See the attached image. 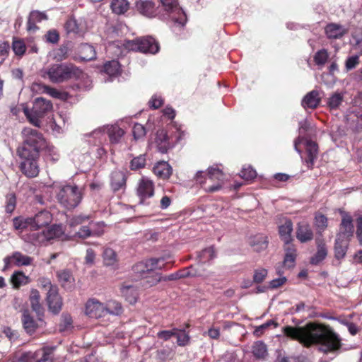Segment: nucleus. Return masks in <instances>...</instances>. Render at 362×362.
Listing matches in <instances>:
<instances>
[{"label": "nucleus", "mask_w": 362, "mask_h": 362, "mask_svg": "<svg viewBox=\"0 0 362 362\" xmlns=\"http://www.w3.org/2000/svg\"><path fill=\"white\" fill-rule=\"evenodd\" d=\"M283 332L305 346L318 344L320 351L325 354L334 353L341 346L339 336L328 325L310 322L303 327L286 326Z\"/></svg>", "instance_id": "f257e3e1"}, {"label": "nucleus", "mask_w": 362, "mask_h": 362, "mask_svg": "<svg viewBox=\"0 0 362 362\" xmlns=\"http://www.w3.org/2000/svg\"><path fill=\"white\" fill-rule=\"evenodd\" d=\"M81 71L72 64H53L41 71V76L52 83H61L72 78H77Z\"/></svg>", "instance_id": "f03ea898"}, {"label": "nucleus", "mask_w": 362, "mask_h": 362, "mask_svg": "<svg viewBox=\"0 0 362 362\" xmlns=\"http://www.w3.org/2000/svg\"><path fill=\"white\" fill-rule=\"evenodd\" d=\"M82 197V189L76 185H60L57 192L58 202L67 209L76 207L81 202Z\"/></svg>", "instance_id": "7ed1b4c3"}, {"label": "nucleus", "mask_w": 362, "mask_h": 362, "mask_svg": "<svg viewBox=\"0 0 362 362\" xmlns=\"http://www.w3.org/2000/svg\"><path fill=\"white\" fill-rule=\"evenodd\" d=\"M52 107L51 101L40 97L34 100L31 110L27 107H23V112L30 124L40 127L41 119L52 110Z\"/></svg>", "instance_id": "20e7f679"}, {"label": "nucleus", "mask_w": 362, "mask_h": 362, "mask_svg": "<svg viewBox=\"0 0 362 362\" xmlns=\"http://www.w3.org/2000/svg\"><path fill=\"white\" fill-rule=\"evenodd\" d=\"M203 173L202 171L198 172L196 175V179L200 182L206 192H214L222 188L225 183L226 177L221 170L215 167L209 168L204 181L201 180Z\"/></svg>", "instance_id": "39448f33"}, {"label": "nucleus", "mask_w": 362, "mask_h": 362, "mask_svg": "<svg viewBox=\"0 0 362 362\" xmlns=\"http://www.w3.org/2000/svg\"><path fill=\"white\" fill-rule=\"evenodd\" d=\"M18 153L21 159V170L28 177H36L39 172L37 158L39 153L37 151H28L25 148H18Z\"/></svg>", "instance_id": "423d86ee"}, {"label": "nucleus", "mask_w": 362, "mask_h": 362, "mask_svg": "<svg viewBox=\"0 0 362 362\" xmlns=\"http://www.w3.org/2000/svg\"><path fill=\"white\" fill-rule=\"evenodd\" d=\"M23 143L19 148H25L28 151H37L45 148L46 142L41 133L30 127H25L22 131Z\"/></svg>", "instance_id": "0eeeda50"}, {"label": "nucleus", "mask_w": 362, "mask_h": 362, "mask_svg": "<svg viewBox=\"0 0 362 362\" xmlns=\"http://www.w3.org/2000/svg\"><path fill=\"white\" fill-rule=\"evenodd\" d=\"M159 1L175 25L182 27L185 25L186 14L180 7L177 0H159Z\"/></svg>", "instance_id": "6e6552de"}, {"label": "nucleus", "mask_w": 362, "mask_h": 362, "mask_svg": "<svg viewBox=\"0 0 362 362\" xmlns=\"http://www.w3.org/2000/svg\"><path fill=\"white\" fill-rule=\"evenodd\" d=\"M64 234V230L60 225H53L41 232H33L29 236V240L33 245L44 244L47 241L59 238Z\"/></svg>", "instance_id": "1a4fd4ad"}, {"label": "nucleus", "mask_w": 362, "mask_h": 362, "mask_svg": "<svg viewBox=\"0 0 362 362\" xmlns=\"http://www.w3.org/2000/svg\"><path fill=\"white\" fill-rule=\"evenodd\" d=\"M127 49L141 52L155 54L158 52L159 47L156 41L151 37L138 38L134 40H128L124 44Z\"/></svg>", "instance_id": "9d476101"}, {"label": "nucleus", "mask_w": 362, "mask_h": 362, "mask_svg": "<svg viewBox=\"0 0 362 362\" xmlns=\"http://www.w3.org/2000/svg\"><path fill=\"white\" fill-rule=\"evenodd\" d=\"M13 362H53L52 351L42 349L23 353L17 361H13Z\"/></svg>", "instance_id": "9b49d317"}, {"label": "nucleus", "mask_w": 362, "mask_h": 362, "mask_svg": "<svg viewBox=\"0 0 362 362\" xmlns=\"http://www.w3.org/2000/svg\"><path fill=\"white\" fill-rule=\"evenodd\" d=\"M136 194L140 202L144 204L146 199L152 197L154 194V183L148 177H143L137 183Z\"/></svg>", "instance_id": "f8f14e48"}, {"label": "nucleus", "mask_w": 362, "mask_h": 362, "mask_svg": "<svg viewBox=\"0 0 362 362\" xmlns=\"http://www.w3.org/2000/svg\"><path fill=\"white\" fill-rule=\"evenodd\" d=\"M31 90L39 93H47L54 98L62 100H66L69 98L67 93L39 83H33L31 86Z\"/></svg>", "instance_id": "ddd939ff"}, {"label": "nucleus", "mask_w": 362, "mask_h": 362, "mask_svg": "<svg viewBox=\"0 0 362 362\" xmlns=\"http://www.w3.org/2000/svg\"><path fill=\"white\" fill-rule=\"evenodd\" d=\"M86 315L91 318H100L105 317V304L99 300L92 298L86 304Z\"/></svg>", "instance_id": "4468645a"}, {"label": "nucleus", "mask_w": 362, "mask_h": 362, "mask_svg": "<svg viewBox=\"0 0 362 362\" xmlns=\"http://www.w3.org/2000/svg\"><path fill=\"white\" fill-rule=\"evenodd\" d=\"M4 261L6 267H10L12 263L16 266L21 267L32 264L33 258L20 252H15L11 256L5 257Z\"/></svg>", "instance_id": "2eb2a0df"}, {"label": "nucleus", "mask_w": 362, "mask_h": 362, "mask_svg": "<svg viewBox=\"0 0 362 362\" xmlns=\"http://www.w3.org/2000/svg\"><path fill=\"white\" fill-rule=\"evenodd\" d=\"M64 28L68 33L83 35L87 31L88 27L84 20L71 18L65 23Z\"/></svg>", "instance_id": "dca6fc26"}, {"label": "nucleus", "mask_w": 362, "mask_h": 362, "mask_svg": "<svg viewBox=\"0 0 362 362\" xmlns=\"http://www.w3.org/2000/svg\"><path fill=\"white\" fill-rule=\"evenodd\" d=\"M164 266L163 259L152 258L146 260L145 262H140L134 267V271L144 274L145 272H151L155 269H161Z\"/></svg>", "instance_id": "f3484780"}, {"label": "nucleus", "mask_w": 362, "mask_h": 362, "mask_svg": "<svg viewBox=\"0 0 362 362\" xmlns=\"http://www.w3.org/2000/svg\"><path fill=\"white\" fill-rule=\"evenodd\" d=\"M22 323L25 332L32 334L39 327L42 326L44 322L40 318L37 321L35 320L30 315V312L28 310H25L23 312Z\"/></svg>", "instance_id": "a211bd4d"}, {"label": "nucleus", "mask_w": 362, "mask_h": 362, "mask_svg": "<svg viewBox=\"0 0 362 362\" xmlns=\"http://www.w3.org/2000/svg\"><path fill=\"white\" fill-rule=\"evenodd\" d=\"M354 234V225L352 223L351 217L345 214L343 216L341 223L340 225L339 232L337 237L351 240Z\"/></svg>", "instance_id": "6ab92c4d"}, {"label": "nucleus", "mask_w": 362, "mask_h": 362, "mask_svg": "<svg viewBox=\"0 0 362 362\" xmlns=\"http://www.w3.org/2000/svg\"><path fill=\"white\" fill-rule=\"evenodd\" d=\"M47 300L49 310L54 313H59L62 308V301L57 288H52L47 291Z\"/></svg>", "instance_id": "aec40b11"}, {"label": "nucleus", "mask_w": 362, "mask_h": 362, "mask_svg": "<svg viewBox=\"0 0 362 362\" xmlns=\"http://www.w3.org/2000/svg\"><path fill=\"white\" fill-rule=\"evenodd\" d=\"M52 221V214L47 211H42L32 218L33 228L37 230L42 227L48 226Z\"/></svg>", "instance_id": "412c9836"}, {"label": "nucleus", "mask_w": 362, "mask_h": 362, "mask_svg": "<svg viewBox=\"0 0 362 362\" xmlns=\"http://www.w3.org/2000/svg\"><path fill=\"white\" fill-rule=\"evenodd\" d=\"M296 238L300 243H306L313 240V232L308 223L305 222L298 223Z\"/></svg>", "instance_id": "4be33fe9"}, {"label": "nucleus", "mask_w": 362, "mask_h": 362, "mask_svg": "<svg viewBox=\"0 0 362 362\" xmlns=\"http://www.w3.org/2000/svg\"><path fill=\"white\" fill-rule=\"evenodd\" d=\"M135 7L136 11L145 16L151 18L155 15V5L151 1L136 0L135 2Z\"/></svg>", "instance_id": "5701e85b"}, {"label": "nucleus", "mask_w": 362, "mask_h": 362, "mask_svg": "<svg viewBox=\"0 0 362 362\" xmlns=\"http://www.w3.org/2000/svg\"><path fill=\"white\" fill-rule=\"evenodd\" d=\"M321 101L320 93L317 90H313L308 93L303 98L301 105L306 108L315 109L316 108Z\"/></svg>", "instance_id": "b1692460"}, {"label": "nucleus", "mask_w": 362, "mask_h": 362, "mask_svg": "<svg viewBox=\"0 0 362 362\" xmlns=\"http://www.w3.org/2000/svg\"><path fill=\"white\" fill-rule=\"evenodd\" d=\"M316 244L317 252L310 259V263L315 265L324 260L328 252L327 247L324 240L317 239Z\"/></svg>", "instance_id": "393cba45"}, {"label": "nucleus", "mask_w": 362, "mask_h": 362, "mask_svg": "<svg viewBox=\"0 0 362 362\" xmlns=\"http://www.w3.org/2000/svg\"><path fill=\"white\" fill-rule=\"evenodd\" d=\"M284 249L285 251L284 264L288 268H291L295 264V261L297 256L296 248L294 245L290 243L285 244Z\"/></svg>", "instance_id": "a878e982"}, {"label": "nucleus", "mask_w": 362, "mask_h": 362, "mask_svg": "<svg viewBox=\"0 0 362 362\" xmlns=\"http://www.w3.org/2000/svg\"><path fill=\"white\" fill-rule=\"evenodd\" d=\"M105 129L111 144H115L119 143L121 139L124 135V131L116 124L107 125Z\"/></svg>", "instance_id": "bb28decb"}, {"label": "nucleus", "mask_w": 362, "mask_h": 362, "mask_svg": "<svg viewBox=\"0 0 362 362\" xmlns=\"http://www.w3.org/2000/svg\"><path fill=\"white\" fill-rule=\"evenodd\" d=\"M349 240L337 237L334 245V256L337 259H342L346 254Z\"/></svg>", "instance_id": "cd10ccee"}, {"label": "nucleus", "mask_w": 362, "mask_h": 362, "mask_svg": "<svg viewBox=\"0 0 362 362\" xmlns=\"http://www.w3.org/2000/svg\"><path fill=\"white\" fill-rule=\"evenodd\" d=\"M250 245L256 252H261L267 249L268 245L267 237L264 234H258L251 237Z\"/></svg>", "instance_id": "c85d7f7f"}, {"label": "nucleus", "mask_w": 362, "mask_h": 362, "mask_svg": "<svg viewBox=\"0 0 362 362\" xmlns=\"http://www.w3.org/2000/svg\"><path fill=\"white\" fill-rule=\"evenodd\" d=\"M47 19V16L45 13L40 12L38 11H33L30 12L28 21V30L35 31L37 28L35 25L37 23H40L42 21Z\"/></svg>", "instance_id": "c756f323"}, {"label": "nucleus", "mask_w": 362, "mask_h": 362, "mask_svg": "<svg viewBox=\"0 0 362 362\" xmlns=\"http://www.w3.org/2000/svg\"><path fill=\"white\" fill-rule=\"evenodd\" d=\"M156 144L158 151L162 153H166L170 147L168 142V136L164 129H160L157 132Z\"/></svg>", "instance_id": "7c9ffc66"}, {"label": "nucleus", "mask_w": 362, "mask_h": 362, "mask_svg": "<svg viewBox=\"0 0 362 362\" xmlns=\"http://www.w3.org/2000/svg\"><path fill=\"white\" fill-rule=\"evenodd\" d=\"M325 33L328 38L337 39L346 33V29L340 25L331 23L325 28Z\"/></svg>", "instance_id": "2f4dec72"}, {"label": "nucleus", "mask_w": 362, "mask_h": 362, "mask_svg": "<svg viewBox=\"0 0 362 362\" xmlns=\"http://www.w3.org/2000/svg\"><path fill=\"white\" fill-rule=\"evenodd\" d=\"M153 173L160 178L167 179L172 174V168L167 162H158L153 167Z\"/></svg>", "instance_id": "473e14b6"}, {"label": "nucleus", "mask_w": 362, "mask_h": 362, "mask_svg": "<svg viewBox=\"0 0 362 362\" xmlns=\"http://www.w3.org/2000/svg\"><path fill=\"white\" fill-rule=\"evenodd\" d=\"M57 277L61 285L66 288L70 289L74 285V278L71 272L69 270H62L57 272Z\"/></svg>", "instance_id": "72a5a7b5"}, {"label": "nucleus", "mask_w": 362, "mask_h": 362, "mask_svg": "<svg viewBox=\"0 0 362 362\" xmlns=\"http://www.w3.org/2000/svg\"><path fill=\"white\" fill-rule=\"evenodd\" d=\"M293 224L290 220H286L284 224L279 226V232L281 238L285 244L291 243V232Z\"/></svg>", "instance_id": "f704fd0d"}, {"label": "nucleus", "mask_w": 362, "mask_h": 362, "mask_svg": "<svg viewBox=\"0 0 362 362\" xmlns=\"http://www.w3.org/2000/svg\"><path fill=\"white\" fill-rule=\"evenodd\" d=\"M80 57L83 60L89 61L93 60L96 57V52L95 48L89 44H82L79 47Z\"/></svg>", "instance_id": "c9c22d12"}, {"label": "nucleus", "mask_w": 362, "mask_h": 362, "mask_svg": "<svg viewBox=\"0 0 362 362\" xmlns=\"http://www.w3.org/2000/svg\"><path fill=\"white\" fill-rule=\"evenodd\" d=\"M126 179L124 173L120 171H115L111 175V186L114 191H117L123 187L125 185Z\"/></svg>", "instance_id": "e433bc0d"}, {"label": "nucleus", "mask_w": 362, "mask_h": 362, "mask_svg": "<svg viewBox=\"0 0 362 362\" xmlns=\"http://www.w3.org/2000/svg\"><path fill=\"white\" fill-rule=\"evenodd\" d=\"M110 8L113 13L123 14L129 10V3L127 0H112Z\"/></svg>", "instance_id": "4c0bfd02"}, {"label": "nucleus", "mask_w": 362, "mask_h": 362, "mask_svg": "<svg viewBox=\"0 0 362 362\" xmlns=\"http://www.w3.org/2000/svg\"><path fill=\"white\" fill-rule=\"evenodd\" d=\"M252 352L256 358L265 359L267 356V346L261 341H256L252 345Z\"/></svg>", "instance_id": "58836bf2"}, {"label": "nucleus", "mask_w": 362, "mask_h": 362, "mask_svg": "<svg viewBox=\"0 0 362 362\" xmlns=\"http://www.w3.org/2000/svg\"><path fill=\"white\" fill-rule=\"evenodd\" d=\"M13 226L16 230H24V229H30L31 230H34L33 228V221L32 218H22L17 217L13 218Z\"/></svg>", "instance_id": "ea45409f"}, {"label": "nucleus", "mask_w": 362, "mask_h": 362, "mask_svg": "<svg viewBox=\"0 0 362 362\" xmlns=\"http://www.w3.org/2000/svg\"><path fill=\"white\" fill-rule=\"evenodd\" d=\"M197 275V274L196 273L194 269L192 267H189L182 271H179L177 272L172 274L165 277L164 279L168 280V281H173V280H176V279H179L181 278H185V277H188V276H195Z\"/></svg>", "instance_id": "a19ab883"}, {"label": "nucleus", "mask_w": 362, "mask_h": 362, "mask_svg": "<svg viewBox=\"0 0 362 362\" xmlns=\"http://www.w3.org/2000/svg\"><path fill=\"white\" fill-rule=\"evenodd\" d=\"M306 151L308 153V160L307 163L309 167H311L313 165L314 160L317 157V144L311 141H308L306 142Z\"/></svg>", "instance_id": "79ce46f5"}, {"label": "nucleus", "mask_w": 362, "mask_h": 362, "mask_svg": "<svg viewBox=\"0 0 362 362\" xmlns=\"http://www.w3.org/2000/svg\"><path fill=\"white\" fill-rule=\"evenodd\" d=\"M11 280L13 287L18 288L27 284L29 281V278L22 272H16L12 274Z\"/></svg>", "instance_id": "37998d69"}, {"label": "nucleus", "mask_w": 362, "mask_h": 362, "mask_svg": "<svg viewBox=\"0 0 362 362\" xmlns=\"http://www.w3.org/2000/svg\"><path fill=\"white\" fill-rule=\"evenodd\" d=\"M122 313V306L115 300H109L105 304V314L117 315Z\"/></svg>", "instance_id": "c03bdc74"}, {"label": "nucleus", "mask_w": 362, "mask_h": 362, "mask_svg": "<svg viewBox=\"0 0 362 362\" xmlns=\"http://www.w3.org/2000/svg\"><path fill=\"white\" fill-rule=\"evenodd\" d=\"M103 258L106 266H113L117 262V255L111 248H105L104 250Z\"/></svg>", "instance_id": "a18cd8bd"}, {"label": "nucleus", "mask_w": 362, "mask_h": 362, "mask_svg": "<svg viewBox=\"0 0 362 362\" xmlns=\"http://www.w3.org/2000/svg\"><path fill=\"white\" fill-rule=\"evenodd\" d=\"M122 293L129 303L134 304L136 302L138 293L134 286H128L123 287Z\"/></svg>", "instance_id": "49530a36"}, {"label": "nucleus", "mask_w": 362, "mask_h": 362, "mask_svg": "<svg viewBox=\"0 0 362 362\" xmlns=\"http://www.w3.org/2000/svg\"><path fill=\"white\" fill-rule=\"evenodd\" d=\"M104 70L110 76H117L120 71V65L117 61L112 60L105 64Z\"/></svg>", "instance_id": "de8ad7c7"}, {"label": "nucleus", "mask_w": 362, "mask_h": 362, "mask_svg": "<svg viewBox=\"0 0 362 362\" xmlns=\"http://www.w3.org/2000/svg\"><path fill=\"white\" fill-rule=\"evenodd\" d=\"M343 99V94L334 93L328 98L327 105L332 110L337 109L341 104Z\"/></svg>", "instance_id": "09e8293b"}, {"label": "nucleus", "mask_w": 362, "mask_h": 362, "mask_svg": "<svg viewBox=\"0 0 362 362\" xmlns=\"http://www.w3.org/2000/svg\"><path fill=\"white\" fill-rule=\"evenodd\" d=\"M329 58V53L327 49H321L314 55V62L318 66H323Z\"/></svg>", "instance_id": "8fccbe9b"}, {"label": "nucleus", "mask_w": 362, "mask_h": 362, "mask_svg": "<svg viewBox=\"0 0 362 362\" xmlns=\"http://www.w3.org/2000/svg\"><path fill=\"white\" fill-rule=\"evenodd\" d=\"M12 49L16 55L21 57L25 52V44L22 40L13 39Z\"/></svg>", "instance_id": "3c124183"}, {"label": "nucleus", "mask_w": 362, "mask_h": 362, "mask_svg": "<svg viewBox=\"0 0 362 362\" xmlns=\"http://www.w3.org/2000/svg\"><path fill=\"white\" fill-rule=\"evenodd\" d=\"M315 226L320 232L323 231L327 227V218L321 214H317L315 217Z\"/></svg>", "instance_id": "603ef678"}, {"label": "nucleus", "mask_w": 362, "mask_h": 362, "mask_svg": "<svg viewBox=\"0 0 362 362\" xmlns=\"http://www.w3.org/2000/svg\"><path fill=\"white\" fill-rule=\"evenodd\" d=\"M94 226V223L90 222L88 226H84L80 228L79 230L76 233V235L81 238H87L91 235H94V233L92 232V228Z\"/></svg>", "instance_id": "864d4df0"}, {"label": "nucleus", "mask_w": 362, "mask_h": 362, "mask_svg": "<svg viewBox=\"0 0 362 362\" xmlns=\"http://www.w3.org/2000/svg\"><path fill=\"white\" fill-rule=\"evenodd\" d=\"M16 205V195L13 193H10L6 196V211L8 214H11Z\"/></svg>", "instance_id": "5fc2aeb1"}, {"label": "nucleus", "mask_w": 362, "mask_h": 362, "mask_svg": "<svg viewBox=\"0 0 362 362\" xmlns=\"http://www.w3.org/2000/svg\"><path fill=\"white\" fill-rule=\"evenodd\" d=\"M177 344L180 346H186L189 341V336L184 330L177 329Z\"/></svg>", "instance_id": "6e6d98bb"}, {"label": "nucleus", "mask_w": 362, "mask_h": 362, "mask_svg": "<svg viewBox=\"0 0 362 362\" xmlns=\"http://www.w3.org/2000/svg\"><path fill=\"white\" fill-rule=\"evenodd\" d=\"M132 134L135 140L144 138L146 134L145 127L141 124H135L133 127Z\"/></svg>", "instance_id": "4d7b16f0"}, {"label": "nucleus", "mask_w": 362, "mask_h": 362, "mask_svg": "<svg viewBox=\"0 0 362 362\" xmlns=\"http://www.w3.org/2000/svg\"><path fill=\"white\" fill-rule=\"evenodd\" d=\"M240 175L242 178L250 180L254 179L256 175V171L251 166H245L243 168Z\"/></svg>", "instance_id": "13d9d810"}, {"label": "nucleus", "mask_w": 362, "mask_h": 362, "mask_svg": "<svg viewBox=\"0 0 362 362\" xmlns=\"http://www.w3.org/2000/svg\"><path fill=\"white\" fill-rule=\"evenodd\" d=\"M267 270L264 268H259L254 272L253 281L259 284L262 282L267 276Z\"/></svg>", "instance_id": "bf43d9fd"}, {"label": "nucleus", "mask_w": 362, "mask_h": 362, "mask_svg": "<svg viewBox=\"0 0 362 362\" xmlns=\"http://www.w3.org/2000/svg\"><path fill=\"white\" fill-rule=\"evenodd\" d=\"M90 218V216L78 215L71 218L69 223L71 227H74L88 221Z\"/></svg>", "instance_id": "052dcab7"}, {"label": "nucleus", "mask_w": 362, "mask_h": 362, "mask_svg": "<svg viewBox=\"0 0 362 362\" xmlns=\"http://www.w3.org/2000/svg\"><path fill=\"white\" fill-rule=\"evenodd\" d=\"M40 295L37 291L33 292L32 296H30V303L32 308L34 311L37 313H40L41 311V306L39 303Z\"/></svg>", "instance_id": "680f3d73"}, {"label": "nucleus", "mask_w": 362, "mask_h": 362, "mask_svg": "<svg viewBox=\"0 0 362 362\" xmlns=\"http://www.w3.org/2000/svg\"><path fill=\"white\" fill-rule=\"evenodd\" d=\"M146 164V158L144 156H139L134 158L131 162L132 170H139L144 168Z\"/></svg>", "instance_id": "e2e57ef3"}, {"label": "nucleus", "mask_w": 362, "mask_h": 362, "mask_svg": "<svg viewBox=\"0 0 362 362\" xmlns=\"http://www.w3.org/2000/svg\"><path fill=\"white\" fill-rule=\"evenodd\" d=\"M72 322V318L69 315H63L59 325V330L63 332L69 329L71 327Z\"/></svg>", "instance_id": "0e129e2a"}, {"label": "nucleus", "mask_w": 362, "mask_h": 362, "mask_svg": "<svg viewBox=\"0 0 362 362\" xmlns=\"http://www.w3.org/2000/svg\"><path fill=\"white\" fill-rule=\"evenodd\" d=\"M95 257H96V253L95 252L91 249V248H88L86 250V256H85V264L89 266V267H91L95 263Z\"/></svg>", "instance_id": "69168bd1"}, {"label": "nucleus", "mask_w": 362, "mask_h": 362, "mask_svg": "<svg viewBox=\"0 0 362 362\" xmlns=\"http://www.w3.org/2000/svg\"><path fill=\"white\" fill-rule=\"evenodd\" d=\"M359 63V56L353 55L349 57L346 61V68L347 70L354 69Z\"/></svg>", "instance_id": "338daca9"}, {"label": "nucleus", "mask_w": 362, "mask_h": 362, "mask_svg": "<svg viewBox=\"0 0 362 362\" xmlns=\"http://www.w3.org/2000/svg\"><path fill=\"white\" fill-rule=\"evenodd\" d=\"M219 362H250L247 359L239 360L236 358L233 354H226Z\"/></svg>", "instance_id": "774afa93"}]
</instances>
